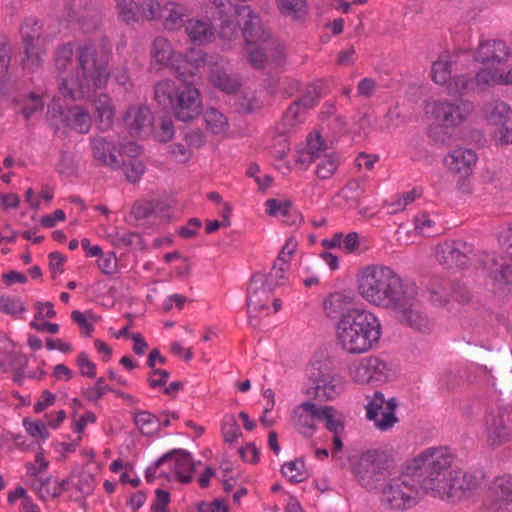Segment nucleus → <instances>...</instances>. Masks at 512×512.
Segmentation results:
<instances>
[{"label":"nucleus","instance_id":"obj_1","mask_svg":"<svg viewBox=\"0 0 512 512\" xmlns=\"http://www.w3.org/2000/svg\"><path fill=\"white\" fill-rule=\"evenodd\" d=\"M111 56L110 49L90 42L79 45L75 52L71 43L59 46L55 54V66L61 94L77 101L106 88L111 77Z\"/></svg>","mask_w":512,"mask_h":512},{"label":"nucleus","instance_id":"obj_2","mask_svg":"<svg viewBox=\"0 0 512 512\" xmlns=\"http://www.w3.org/2000/svg\"><path fill=\"white\" fill-rule=\"evenodd\" d=\"M415 284L385 265L366 266L358 276L360 296L374 306L391 311L404 299H409Z\"/></svg>","mask_w":512,"mask_h":512},{"label":"nucleus","instance_id":"obj_3","mask_svg":"<svg viewBox=\"0 0 512 512\" xmlns=\"http://www.w3.org/2000/svg\"><path fill=\"white\" fill-rule=\"evenodd\" d=\"M339 346L348 354H362L372 349L381 337V323L370 311L351 309L336 326Z\"/></svg>","mask_w":512,"mask_h":512},{"label":"nucleus","instance_id":"obj_4","mask_svg":"<svg viewBox=\"0 0 512 512\" xmlns=\"http://www.w3.org/2000/svg\"><path fill=\"white\" fill-rule=\"evenodd\" d=\"M454 456L447 447H433L424 450L409 465L410 470L421 480L422 489L433 496L438 489H444Z\"/></svg>","mask_w":512,"mask_h":512},{"label":"nucleus","instance_id":"obj_5","mask_svg":"<svg viewBox=\"0 0 512 512\" xmlns=\"http://www.w3.org/2000/svg\"><path fill=\"white\" fill-rule=\"evenodd\" d=\"M424 493L421 480L408 466L404 473L384 486L381 501L390 509L403 511L416 506Z\"/></svg>","mask_w":512,"mask_h":512},{"label":"nucleus","instance_id":"obj_6","mask_svg":"<svg viewBox=\"0 0 512 512\" xmlns=\"http://www.w3.org/2000/svg\"><path fill=\"white\" fill-rule=\"evenodd\" d=\"M392 460L380 450H368L361 454L354 467L355 476L361 486L377 489L390 474Z\"/></svg>","mask_w":512,"mask_h":512},{"label":"nucleus","instance_id":"obj_7","mask_svg":"<svg viewBox=\"0 0 512 512\" xmlns=\"http://www.w3.org/2000/svg\"><path fill=\"white\" fill-rule=\"evenodd\" d=\"M213 60V56H208L201 50H191L182 62L193 63L194 68L209 65V80L211 84L224 92H235L240 86L238 79L228 74L223 66L220 65L223 62L222 58L217 57L216 61Z\"/></svg>","mask_w":512,"mask_h":512},{"label":"nucleus","instance_id":"obj_8","mask_svg":"<svg viewBox=\"0 0 512 512\" xmlns=\"http://www.w3.org/2000/svg\"><path fill=\"white\" fill-rule=\"evenodd\" d=\"M397 319L416 332L429 334L434 329V322L422 310L418 301V287L415 284L413 293L409 299H404L401 304L392 310Z\"/></svg>","mask_w":512,"mask_h":512},{"label":"nucleus","instance_id":"obj_9","mask_svg":"<svg viewBox=\"0 0 512 512\" xmlns=\"http://www.w3.org/2000/svg\"><path fill=\"white\" fill-rule=\"evenodd\" d=\"M484 433L489 446L498 447L512 438V408L500 406L485 416Z\"/></svg>","mask_w":512,"mask_h":512},{"label":"nucleus","instance_id":"obj_10","mask_svg":"<svg viewBox=\"0 0 512 512\" xmlns=\"http://www.w3.org/2000/svg\"><path fill=\"white\" fill-rule=\"evenodd\" d=\"M387 363L378 356H367L353 361L348 366V375L358 385H369L384 382L388 378Z\"/></svg>","mask_w":512,"mask_h":512},{"label":"nucleus","instance_id":"obj_11","mask_svg":"<svg viewBox=\"0 0 512 512\" xmlns=\"http://www.w3.org/2000/svg\"><path fill=\"white\" fill-rule=\"evenodd\" d=\"M366 416L374 421L380 431H387L398 421L395 410L398 406L395 398L385 399L380 391H374L372 396H366Z\"/></svg>","mask_w":512,"mask_h":512},{"label":"nucleus","instance_id":"obj_12","mask_svg":"<svg viewBox=\"0 0 512 512\" xmlns=\"http://www.w3.org/2000/svg\"><path fill=\"white\" fill-rule=\"evenodd\" d=\"M472 245L460 240H447L437 245L436 259L448 270L463 269L469 265Z\"/></svg>","mask_w":512,"mask_h":512},{"label":"nucleus","instance_id":"obj_13","mask_svg":"<svg viewBox=\"0 0 512 512\" xmlns=\"http://www.w3.org/2000/svg\"><path fill=\"white\" fill-rule=\"evenodd\" d=\"M202 108L199 90L192 84L180 86L171 107L174 117L182 122H190L199 117Z\"/></svg>","mask_w":512,"mask_h":512},{"label":"nucleus","instance_id":"obj_14","mask_svg":"<svg viewBox=\"0 0 512 512\" xmlns=\"http://www.w3.org/2000/svg\"><path fill=\"white\" fill-rule=\"evenodd\" d=\"M273 289L267 285L264 273H255L247 288V313L252 323L254 318L260 316L264 311L269 310V302L271 300Z\"/></svg>","mask_w":512,"mask_h":512},{"label":"nucleus","instance_id":"obj_15","mask_svg":"<svg viewBox=\"0 0 512 512\" xmlns=\"http://www.w3.org/2000/svg\"><path fill=\"white\" fill-rule=\"evenodd\" d=\"M310 380L312 385L307 390V395L319 402L333 400L344 390L343 377L331 371H318Z\"/></svg>","mask_w":512,"mask_h":512},{"label":"nucleus","instance_id":"obj_16","mask_svg":"<svg viewBox=\"0 0 512 512\" xmlns=\"http://www.w3.org/2000/svg\"><path fill=\"white\" fill-rule=\"evenodd\" d=\"M474 110L472 102L458 100L456 102L436 101L432 104V114L445 127H454L465 122Z\"/></svg>","mask_w":512,"mask_h":512},{"label":"nucleus","instance_id":"obj_17","mask_svg":"<svg viewBox=\"0 0 512 512\" xmlns=\"http://www.w3.org/2000/svg\"><path fill=\"white\" fill-rule=\"evenodd\" d=\"M235 13H237L241 23V32L246 46L261 44L270 38V31L264 26L259 15L250 6H237Z\"/></svg>","mask_w":512,"mask_h":512},{"label":"nucleus","instance_id":"obj_18","mask_svg":"<svg viewBox=\"0 0 512 512\" xmlns=\"http://www.w3.org/2000/svg\"><path fill=\"white\" fill-rule=\"evenodd\" d=\"M480 484V478L472 473L461 470L452 471L445 481L444 489H438L435 497L462 499L476 490Z\"/></svg>","mask_w":512,"mask_h":512},{"label":"nucleus","instance_id":"obj_19","mask_svg":"<svg viewBox=\"0 0 512 512\" xmlns=\"http://www.w3.org/2000/svg\"><path fill=\"white\" fill-rule=\"evenodd\" d=\"M488 512H512V475L496 477L488 489Z\"/></svg>","mask_w":512,"mask_h":512},{"label":"nucleus","instance_id":"obj_20","mask_svg":"<svg viewBox=\"0 0 512 512\" xmlns=\"http://www.w3.org/2000/svg\"><path fill=\"white\" fill-rule=\"evenodd\" d=\"M510 55V48L503 40L488 39L480 41L475 52V60L495 67L504 64Z\"/></svg>","mask_w":512,"mask_h":512},{"label":"nucleus","instance_id":"obj_21","mask_svg":"<svg viewBox=\"0 0 512 512\" xmlns=\"http://www.w3.org/2000/svg\"><path fill=\"white\" fill-rule=\"evenodd\" d=\"M123 122L131 136H142L151 131L153 115L147 106L133 104L127 108Z\"/></svg>","mask_w":512,"mask_h":512},{"label":"nucleus","instance_id":"obj_22","mask_svg":"<svg viewBox=\"0 0 512 512\" xmlns=\"http://www.w3.org/2000/svg\"><path fill=\"white\" fill-rule=\"evenodd\" d=\"M91 149L96 165L108 166L112 169L120 168L121 161L116 155V144L113 139L95 136L91 139Z\"/></svg>","mask_w":512,"mask_h":512},{"label":"nucleus","instance_id":"obj_23","mask_svg":"<svg viewBox=\"0 0 512 512\" xmlns=\"http://www.w3.org/2000/svg\"><path fill=\"white\" fill-rule=\"evenodd\" d=\"M318 405L305 401L296 406L291 416L293 427L305 436H311L315 429V421L318 420Z\"/></svg>","mask_w":512,"mask_h":512},{"label":"nucleus","instance_id":"obj_24","mask_svg":"<svg viewBox=\"0 0 512 512\" xmlns=\"http://www.w3.org/2000/svg\"><path fill=\"white\" fill-rule=\"evenodd\" d=\"M152 59L163 65H171L178 76L185 73L186 68L178 64L183 58L181 54H176L171 43L164 37H157L151 45Z\"/></svg>","mask_w":512,"mask_h":512},{"label":"nucleus","instance_id":"obj_25","mask_svg":"<svg viewBox=\"0 0 512 512\" xmlns=\"http://www.w3.org/2000/svg\"><path fill=\"white\" fill-rule=\"evenodd\" d=\"M477 159L472 149L458 148L445 158V164L452 173L465 178L471 175Z\"/></svg>","mask_w":512,"mask_h":512},{"label":"nucleus","instance_id":"obj_26","mask_svg":"<svg viewBox=\"0 0 512 512\" xmlns=\"http://www.w3.org/2000/svg\"><path fill=\"white\" fill-rule=\"evenodd\" d=\"M185 31L189 39L198 44L209 43L215 38V29L210 19H189L185 24Z\"/></svg>","mask_w":512,"mask_h":512},{"label":"nucleus","instance_id":"obj_27","mask_svg":"<svg viewBox=\"0 0 512 512\" xmlns=\"http://www.w3.org/2000/svg\"><path fill=\"white\" fill-rule=\"evenodd\" d=\"M167 454H170L168 461L173 463V469L178 480L183 483L191 482L194 463L190 453L183 449H174Z\"/></svg>","mask_w":512,"mask_h":512},{"label":"nucleus","instance_id":"obj_28","mask_svg":"<svg viewBox=\"0 0 512 512\" xmlns=\"http://www.w3.org/2000/svg\"><path fill=\"white\" fill-rule=\"evenodd\" d=\"M62 121L66 126L79 133H88L91 128V117L89 113L80 106L68 109L66 112L61 111Z\"/></svg>","mask_w":512,"mask_h":512},{"label":"nucleus","instance_id":"obj_29","mask_svg":"<svg viewBox=\"0 0 512 512\" xmlns=\"http://www.w3.org/2000/svg\"><path fill=\"white\" fill-rule=\"evenodd\" d=\"M236 8L237 6L231 11L220 12L214 17L218 21V35L223 41H232L238 36L241 23L235 20V16H237V13H235Z\"/></svg>","mask_w":512,"mask_h":512},{"label":"nucleus","instance_id":"obj_30","mask_svg":"<svg viewBox=\"0 0 512 512\" xmlns=\"http://www.w3.org/2000/svg\"><path fill=\"white\" fill-rule=\"evenodd\" d=\"M95 110L99 128L103 131L110 129L115 116V105L111 97L101 93L95 100Z\"/></svg>","mask_w":512,"mask_h":512},{"label":"nucleus","instance_id":"obj_31","mask_svg":"<svg viewBox=\"0 0 512 512\" xmlns=\"http://www.w3.org/2000/svg\"><path fill=\"white\" fill-rule=\"evenodd\" d=\"M267 213L270 216H281L283 221L289 225L296 224L297 220L300 219L299 214L293 208L290 201H279L277 199H268L265 203Z\"/></svg>","mask_w":512,"mask_h":512},{"label":"nucleus","instance_id":"obj_32","mask_svg":"<svg viewBox=\"0 0 512 512\" xmlns=\"http://www.w3.org/2000/svg\"><path fill=\"white\" fill-rule=\"evenodd\" d=\"M179 89L170 79L158 81L154 86V99L163 108H171Z\"/></svg>","mask_w":512,"mask_h":512},{"label":"nucleus","instance_id":"obj_33","mask_svg":"<svg viewBox=\"0 0 512 512\" xmlns=\"http://www.w3.org/2000/svg\"><path fill=\"white\" fill-rule=\"evenodd\" d=\"M510 106L500 100H495L484 105L485 119L492 125H503L509 119Z\"/></svg>","mask_w":512,"mask_h":512},{"label":"nucleus","instance_id":"obj_34","mask_svg":"<svg viewBox=\"0 0 512 512\" xmlns=\"http://www.w3.org/2000/svg\"><path fill=\"white\" fill-rule=\"evenodd\" d=\"M318 421L323 422L333 434H341L344 430L341 414L332 406L318 407Z\"/></svg>","mask_w":512,"mask_h":512},{"label":"nucleus","instance_id":"obj_35","mask_svg":"<svg viewBox=\"0 0 512 512\" xmlns=\"http://www.w3.org/2000/svg\"><path fill=\"white\" fill-rule=\"evenodd\" d=\"M349 304L348 297L340 292L332 293L323 303V308L327 317L336 319L342 317L350 309L347 308Z\"/></svg>","mask_w":512,"mask_h":512},{"label":"nucleus","instance_id":"obj_36","mask_svg":"<svg viewBox=\"0 0 512 512\" xmlns=\"http://www.w3.org/2000/svg\"><path fill=\"white\" fill-rule=\"evenodd\" d=\"M279 12L295 20L304 19L308 14V5L306 0H276Z\"/></svg>","mask_w":512,"mask_h":512},{"label":"nucleus","instance_id":"obj_37","mask_svg":"<svg viewBox=\"0 0 512 512\" xmlns=\"http://www.w3.org/2000/svg\"><path fill=\"white\" fill-rule=\"evenodd\" d=\"M166 12L163 25L165 29L170 31L181 28L184 23V17L188 15V9L186 6L177 3H170L167 5Z\"/></svg>","mask_w":512,"mask_h":512},{"label":"nucleus","instance_id":"obj_38","mask_svg":"<svg viewBox=\"0 0 512 512\" xmlns=\"http://www.w3.org/2000/svg\"><path fill=\"white\" fill-rule=\"evenodd\" d=\"M44 43L24 44L25 58L23 59V67L29 72H35L43 63L45 49Z\"/></svg>","mask_w":512,"mask_h":512},{"label":"nucleus","instance_id":"obj_39","mask_svg":"<svg viewBox=\"0 0 512 512\" xmlns=\"http://www.w3.org/2000/svg\"><path fill=\"white\" fill-rule=\"evenodd\" d=\"M451 56L448 53H442L439 58L433 62L431 72L432 79L438 85H446L451 78Z\"/></svg>","mask_w":512,"mask_h":512},{"label":"nucleus","instance_id":"obj_40","mask_svg":"<svg viewBox=\"0 0 512 512\" xmlns=\"http://www.w3.org/2000/svg\"><path fill=\"white\" fill-rule=\"evenodd\" d=\"M21 35L24 44L45 42V38L42 36V24L35 17H28L25 19L21 27Z\"/></svg>","mask_w":512,"mask_h":512},{"label":"nucleus","instance_id":"obj_41","mask_svg":"<svg viewBox=\"0 0 512 512\" xmlns=\"http://www.w3.org/2000/svg\"><path fill=\"white\" fill-rule=\"evenodd\" d=\"M134 423L143 435H153L161 428L160 418L148 411L135 413Z\"/></svg>","mask_w":512,"mask_h":512},{"label":"nucleus","instance_id":"obj_42","mask_svg":"<svg viewBox=\"0 0 512 512\" xmlns=\"http://www.w3.org/2000/svg\"><path fill=\"white\" fill-rule=\"evenodd\" d=\"M491 265L488 266L490 276L501 284L512 282V260L499 263L496 258H491Z\"/></svg>","mask_w":512,"mask_h":512},{"label":"nucleus","instance_id":"obj_43","mask_svg":"<svg viewBox=\"0 0 512 512\" xmlns=\"http://www.w3.org/2000/svg\"><path fill=\"white\" fill-rule=\"evenodd\" d=\"M339 165V157L335 153H326L316 161V175L320 179H329Z\"/></svg>","mask_w":512,"mask_h":512},{"label":"nucleus","instance_id":"obj_44","mask_svg":"<svg viewBox=\"0 0 512 512\" xmlns=\"http://www.w3.org/2000/svg\"><path fill=\"white\" fill-rule=\"evenodd\" d=\"M326 85L321 79H318L306 86L303 96L298 99L302 105L311 109L325 93Z\"/></svg>","mask_w":512,"mask_h":512},{"label":"nucleus","instance_id":"obj_45","mask_svg":"<svg viewBox=\"0 0 512 512\" xmlns=\"http://www.w3.org/2000/svg\"><path fill=\"white\" fill-rule=\"evenodd\" d=\"M221 434L224 442L233 444L238 441L242 436L241 429L232 414H227L223 417L221 422Z\"/></svg>","mask_w":512,"mask_h":512},{"label":"nucleus","instance_id":"obj_46","mask_svg":"<svg viewBox=\"0 0 512 512\" xmlns=\"http://www.w3.org/2000/svg\"><path fill=\"white\" fill-rule=\"evenodd\" d=\"M203 117L207 129L213 134H221L226 130L228 124L227 118L218 110L214 108L207 109Z\"/></svg>","mask_w":512,"mask_h":512},{"label":"nucleus","instance_id":"obj_47","mask_svg":"<svg viewBox=\"0 0 512 512\" xmlns=\"http://www.w3.org/2000/svg\"><path fill=\"white\" fill-rule=\"evenodd\" d=\"M72 486L82 495H90L96 485L95 477L88 471H80L71 475Z\"/></svg>","mask_w":512,"mask_h":512},{"label":"nucleus","instance_id":"obj_48","mask_svg":"<svg viewBox=\"0 0 512 512\" xmlns=\"http://www.w3.org/2000/svg\"><path fill=\"white\" fill-rule=\"evenodd\" d=\"M474 86V80L469 75H459L450 78L446 84L447 93L451 96H460L468 91L472 90Z\"/></svg>","mask_w":512,"mask_h":512},{"label":"nucleus","instance_id":"obj_49","mask_svg":"<svg viewBox=\"0 0 512 512\" xmlns=\"http://www.w3.org/2000/svg\"><path fill=\"white\" fill-rule=\"evenodd\" d=\"M307 110H309V108L304 107L299 100L294 101L284 113V124L286 126L293 127L302 123L305 119Z\"/></svg>","mask_w":512,"mask_h":512},{"label":"nucleus","instance_id":"obj_50","mask_svg":"<svg viewBox=\"0 0 512 512\" xmlns=\"http://www.w3.org/2000/svg\"><path fill=\"white\" fill-rule=\"evenodd\" d=\"M304 463L300 460L289 461L285 463L282 468V474L292 483L302 482L306 475L303 471Z\"/></svg>","mask_w":512,"mask_h":512},{"label":"nucleus","instance_id":"obj_51","mask_svg":"<svg viewBox=\"0 0 512 512\" xmlns=\"http://www.w3.org/2000/svg\"><path fill=\"white\" fill-rule=\"evenodd\" d=\"M415 230L426 237L436 235L438 233L436 229V222L427 213H421L414 218Z\"/></svg>","mask_w":512,"mask_h":512},{"label":"nucleus","instance_id":"obj_52","mask_svg":"<svg viewBox=\"0 0 512 512\" xmlns=\"http://www.w3.org/2000/svg\"><path fill=\"white\" fill-rule=\"evenodd\" d=\"M43 107L44 102L41 97L35 93H30L23 101L21 113L28 120L36 113L41 112Z\"/></svg>","mask_w":512,"mask_h":512},{"label":"nucleus","instance_id":"obj_53","mask_svg":"<svg viewBox=\"0 0 512 512\" xmlns=\"http://www.w3.org/2000/svg\"><path fill=\"white\" fill-rule=\"evenodd\" d=\"M116 8L123 21L131 23L137 20V4L134 0H116Z\"/></svg>","mask_w":512,"mask_h":512},{"label":"nucleus","instance_id":"obj_54","mask_svg":"<svg viewBox=\"0 0 512 512\" xmlns=\"http://www.w3.org/2000/svg\"><path fill=\"white\" fill-rule=\"evenodd\" d=\"M0 311L9 315L17 316L26 311L24 303L15 297H0Z\"/></svg>","mask_w":512,"mask_h":512},{"label":"nucleus","instance_id":"obj_55","mask_svg":"<svg viewBox=\"0 0 512 512\" xmlns=\"http://www.w3.org/2000/svg\"><path fill=\"white\" fill-rule=\"evenodd\" d=\"M287 267L286 262H283L281 259H276L270 273L265 274L267 285L272 289L278 285H282Z\"/></svg>","mask_w":512,"mask_h":512},{"label":"nucleus","instance_id":"obj_56","mask_svg":"<svg viewBox=\"0 0 512 512\" xmlns=\"http://www.w3.org/2000/svg\"><path fill=\"white\" fill-rule=\"evenodd\" d=\"M363 194L360 181L354 179L349 181L341 191V195L351 201L350 206L358 208V202Z\"/></svg>","mask_w":512,"mask_h":512},{"label":"nucleus","instance_id":"obj_57","mask_svg":"<svg viewBox=\"0 0 512 512\" xmlns=\"http://www.w3.org/2000/svg\"><path fill=\"white\" fill-rule=\"evenodd\" d=\"M430 301L437 306L446 304L450 297V292L442 283H432L428 288Z\"/></svg>","mask_w":512,"mask_h":512},{"label":"nucleus","instance_id":"obj_58","mask_svg":"<svg viewBox=\"0 0 512 512\" xmlns=\"http://www.w3.org/2000/svg\"><path fill=\"white\" fill-rule=\"evenodd\" d=\"M248 60L252 66L257 69L264 68L268 62V53L263 48H259L258 44L247 46Z\"/></svg>","mask_w":512,"mask_h":512},{"label":"nucleus","instance_id":"obj_59","mask_svg":"<svg viewBox=\"0 0 512 512\" xmlns=\"http://www.w3.org/2000/svg\"><path fill=\"white\" fill-rule=\"evenodd\" d=\"M23 425L26 432L35 439L46 440L49 437L46 425L40 421L24 419Z\"/></svg>","mask_w":512,"mask_h":512},{"label":"nucleus","instance_id":"obj_60","mask_svg":"<svg viewBox=\"0 0 512 512\" xmlns=\"http://www.w3.org/2000/svg\"><path fill=\"white\" fill-rule=\"evenodd\" d=\"M145 171L144 163L139 159H132L124 164V173L129 182H137Z\"/></svg>","mask_w":512,"mask_h":512},{"label":"nucleus","instance_id":"obj_61","mask_svg":"<svg viewBox=\"0 0 512 512\" xmlns=\"http://www.w3.org/2000/svg\"><path fill=\"white\" fill-rule=\"evenodd\" d=\"M420 196V193L417 189H412L411 191L404 192L401 196H399L394 202L390 204L392 208L390 213L395 214L400 211H403L405 207L412 203L417 197Z\"/></svg>","mask_w":512,"mask_h":512},{"label":"nucleus","instance_id":"obj_62","mask_svg":"<svg viewBox=\"0 0 512 512\" xmlns=\"http://www.w3.org/2000/svg\"><path fill=\"white\" fill-rule=\"evenodd\" d=\"M76 364L82 376L88 378H94L96 376V365L89 359L87 353L80 352L76 358Z\"/></svg>","mask_w":512,"mask_h":512},{"label":"nucleus","instance_id":"obj_63","mask_svg":"<svg viewBox=\"0 0 512 512\" xmlns=\"http://www.w3.org/2000/svg\"><path fill=\"white\" fill-rule=\"evenodd\" d=\"M98 267L102 273L111 275L117 270V258L113 252L99 255Z\"/></svg>","mask_w":512,"mask_h":512},{"label":"nucleus","instance_id":"obj_64","mask_svg":"<svg viewBox=\"0 0 512 512\" xmlns=\"http://www.w3.org/2000/svg\"><path fill=\"white\" fill-rule=\"evenodd\" d=\"M107 391H113L108 385L105 384L103 377L97 379L95 385L86 390L85 394L89 401L97 402L100 400Z\"/></svg>","mask_w":512,"mask_h":512}]
</instances>
